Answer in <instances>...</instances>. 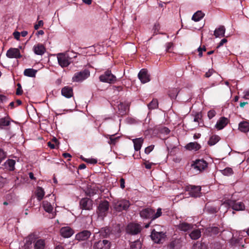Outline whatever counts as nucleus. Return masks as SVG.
Returning <instances> with one entry per match:
<instances>
[{
    "label": "nucleus",
    "instance_id": "a19ab883",
    "mask_svg": "<svg viewBox=\"0 0 249 249\" xmlns=\"http://www.w3.org/2000/svg\"><path fill=\"white\" fill-rule=\"evenodd\" d=\"M178 91L177 89H172L169 91V96L171 99H174L176 98Z\"/></svg>",
    "mask_w": 249,
    "mask_h": 249
},
{
    "label": "nucleus",
    "instance_id": "5fc2aeb1",
    "mask_svg": "<svg viewBox=\"0 0 249 249\" xmlns=\"http://www.w3.org/2000/svg\"><path fill=\"white\" fill-rule=\"evenodd\" d=\"M7 100V97L3 95L0 94V103H4Z\"/></svg>",
    "mask_w": 249,
    "mask_h": 249
},
{
    "label": "nucleus",
    "instance_id": "6e6d98bb",
    "mask_svg": "<svg viewBox=\"0 0 249 249\" xmlns=\"http://www.w3.org/2000/svg\"><path fill=\"white\" fill-rule=\"evenodd\" d=\"M144 164L145 165V167L146 169H150L151 168L152 166L153 165V163L145 162H144Z\"/></svg>",
    "mask_w": 249,
    "mask_h": 249
},
{
    "label": "nucleus",
    "instance_id": "c85d7f7f",
    "mask_svg": "<svg viewBox=\"0 0 249 249\" xmlns=\"http://www.w3.org/2000/svg\"><path fill=\"white\" fill-rule=\"evenodd\" d=\"M204 15L201 11H197L193 15L192 19L195 21H198L204 17Z\"/></svg>",
    "mask_w": 249,
    "mask_h": 249
},
{
    "label": "nucleus",
    "instance_id": "13d9d810",
    "mask_svg": "<svg viewBox=\"0 0 249 249\" xmlns=\"http://www.w3.org/2000/svg\"><path fill=\"white\" fill-rule=\"evenodd\" d=\"M31 244H32L31 241H30L29 239L27 240L26 242V244L25 245V249H29L30 248V246L31 245Z\"/></svg>",
    "mask_w": 249,
    "mask_h": 249
},
{
    "label": "nucleus",
    "instance_id": "a211bd4d",
    "mask_svg": "<svg viewBox=\"0 0 249 249\" xmlns=\"http://www.w3.org/2000/svg\"><path fill=\"white\" fill-rule=\"evenodd\" d=\"M33 51L35 54L42 55L46 52V49L42 44H37L34 46Z\"/></svg>",
    "mask_w": 249,
    "mask_h": 249
},
{
    "label": "nucleus",
    "instance_id": "f3484780",
    "mask_svg": "<svg viewBox=\"0 0 249 249\" xmlns=\"http://www.w3.org/2000/svg\"><path fill=\"white\" fill-rule=\"evenodd\" d=\"M60 232L61 235L65 238L70 237L73 233V230L69 227L62 228Z\"/></svg>",
    "mask_w": 249,
    "mask_h": 249
},
{
    "label": "nucleus",
    "instance_id": "7ed1b4c3",
    "mask_svg": "<svg viewBox=\"0 0 249 249\" xmlns=\"http://www.w3.org/2000/svg\"><path fill=\"white\" fill-rule=\"evenodd\" d=\"M90 75L89 70L85 69L74 73L72 78L73 82H81L87 79Z\"/></svg>",
    "mask_w": 249,
    "mask_h": 249
},
{
    "label": "nucleus",
    "instance_id": "c756f323",
    "mask_svg": "<svg viewBox=\"0 0 249 249\" xmlns=\"http://www.w3.org/2000/svg\"><path fill=\"white\" fill-rule=\"evenodd\" d=\"M190 237L193 240L198 239L201 236V231L199 229L194 230L189 234Z\"/></svg>",
    "mask_w": 249,
    "mask_h": 249
},
{
    "label": "nucleus",
    "instance_id": "f8f14e48",
    "mask_svg": "<svg viewBox=\"0 0 249 249\" xmlns=\"http://www.w3.org/2000/svg\"><path fill=\"white\" fill-rule=\"evenodd\" d=\"M138 77L141 82L143 84L147 83L150 81V75L148 73L146 69H142L138 73Z\"/></svg>",
    "mask_w": 249,
    "mask_h": 249
},
{
    "label": "nucleus",
    "instance_id": "338daca9",
    "mask_svg": "<svg viewBox=\"0 0 249 249\" xmlns=\"http://www.w3.org/2000/svg\"><path fill=\"white\" fill-rule=\"evenodd\" d=\"M27 34H28V32H27V31H23L21 32L20 33V35L23 37L26 36L27 35Z\"/></svg>",
    "mask_w": 249,
    "mask_h": 249
},
{
    "label": "nucleus",
    "instance_id": "a878e982",
    "mask_svg": "<svg viewBox=\"0 0 249 249\" xmlns=\"http://www.w3.org/2000/svg\"><path fill=\"white\" fill-rule=\"evenodd\" d=\"M45 246V240L43 239H38L34 242V249H44Z\"/></svg>",
    "mask_w": 249,
    "mask_h": 249
},
{
    "label": "nucleus",
    "instance_id": "e433bc0d",
    "mask_svg": "<svg viewBox=\"0 0 249 249\" xmlns=\"http://www.w3.org/2000/svg\"><path fill=\"white\" fill-rule=\"evenodd\" d=\"M202 114L200 112L197 113L194 115L193 121L197 123V126L200 125V123L202 120Z\"/></svg>",
    "mask_w": 249,
    "mask_h": 249
},
{
    "label": "nucleus",
    "instance_id": "09e8293b",
    "mask_svg": "<svg viewBox=\"0 0 249 249\" xmlns=\"http://www.w3.org/2000/svg\"><path fill=\"white\" fill-rule=\"evenodd\" d=\"M173 47V44L171 42H169L166 44V51L167 52H170Z\"/></svg>",
    "mask_w": 249,
    "mask_h": 249
},
{
    "label": "nucleus",
    "instance_id": "4468645a",
    "mask_svg": "<svg viewBox=\"0 0 249 249\" xmlns=\"http://www.w3.org/2000/svg\"><path fill=\"white\" fill-rule=\"evenodd\" d=\"M6 56L9 58H20L21 55L17 48H10L6 52Z\"/></svg>",
    "mask_w": 249,
    "mask_h": 249
},
{
    "label": "nucleus",
    "instance_id": "b1692460",
    "mask_svg": "<svg viewBox=\"0 0 249 249\" xmlns=\"http://www.w3.org/2000/svg\"><path fill=\"white\" fill-rule=\"evenodd\" d=\"M134 143V149L136 151H139L142 146L143 140L142 138H136L132 140Z\"/></svg>",
    "mask_w": 249,
    "mask_h": 249
},
{
    "label": "nucleus",
    "instance_id": "052dcab7",
    "mask_svg": "<svg viewBox=\"0 0 249 249\" xmlns=\"http://www.w3.org/2000/svg\"><path fill=\"white\" fill-rule=\"evenodd\" d=\"M227 42V40L225 38L222 39L220 42H219L218 45L217 46V48L221 47L222 46L224 43H226Z\"/></svg>",
    "mask_w": 249,
    "mask_h": 249
},
{
    "label": "nucleus",
    "instance_id": "f704fd0d",
    "mask_svg": "<svg viewBox=\"0 0 249 249\" xmlns=\"http://www.w3.org/2000/svg\"><path fill=\"white\" fill-rule=\"evenodd\" d=\"M219 139L220 138L218 136H212V137H211L208 141V144L211 146L213 145L219 141Z\"/></svg>",
    "mask_w": 249,
    "mask_h": 249
},
{
    "label": "nucleus",
    "instance_id": "bb28decb",
    "mask_svg": "<svg viewBox=\"0 0 249 249\" xmlns=\"http://www.w3.org/2000/svg\"><path fill=\"white\" fill-rule=\"evenodd\" d=\"M119 113L123 115L125 114L128 109V106L125 103H120L118 105Z\"/></svg>",
    "mask_w": 249,
    "mask_h": 249
},
{
    "label": "nucleus",
    "instance_id": "49530a36",
    "mask_svg": "<svg viewBox=\"0 0 249 249\" xmlns=\"http://www.w3.org/2000/svg\"><path fill=\"white\" fill-rule=\"evenodd\" d=\"M18 88L17 89L16 91V94L17 95H19L22 94V87L21 85L19 83H18L17 84Z\"/></svg>",
    "mask_w": 249,
    "mask_h": 249
},
{
    "label": "nucleus",
    "instance_id": "393cba45",
    "mask_svg": "<svg viewBox=\"0 0 249 249\" xmlns=\"http://www.w3.org/2000/svg\"><path fill=\"white\" fill-rule=\"evenodd\" d=\"M35 194L38 201L41 200L45 195V192L41 187H37L35 192Z\"/></svg>",
    "mask_w": 249,
    "mask_h": 249
},
{
    "label": "nucleus",
    "instance_id": "680f3d73",
    "mask_svg": "<svg viewBox=\"0 0 249 249\" xmlns=\"http://www.w3.org/2000/svg\"><path fill=\"white\" fill-rule=\"evenodd\" d=\"M244 98L246 99H249V90L244 92Z\"/></svg>",
    "mask_w": 249,
    "mask_h": 249
},
{
    "label": "nucleus",
    "instance_id": "2eb2a0df",
    "mask_svg": "<svg viewBox=\"0 0 249 249\" xmlns=\"http://www.w3.org/2000/svg\"><path fill=\"white\" fill-rule=\"evenodd\" d=\"M229 204L233 210L235 211H243L245 209V205L242 202L231 200Z\"/></svg>",
    "mask_w": 249,
    "mask_h": 249
},
{
    "label": "nucleus",
    "instance_id": "ddd939ff",
    "mask_svg": "<svg viewBox=\"0 0 249 249\" xmlns=\"http://www.w3.org/2000/svg\"><path fill=\"white\" fill-rule=\"evenodd\" d=\"M153 213L154 210L151 208H145L142 209L140 212V214L142 218L145 219H151L153 220Z\"/></svg>",
    "mask_w": 249,
    "mask_h": 249
},
{
    "label": "nucleus",
    "instance_id": "3c124183",
    "mask_svg": "<svg viewBox=\"0 0 249 249\" xmlns=\"http://www.w3.org/2000/svg\"><path fill=\"white\" fill-rule=\"evenodd\" d=\"M214 71L213 69H210L208 71L206 72L205 76L206 77H210L214 72Z\"/></svg>",
    "mask_w": 249,
    "mask_h": 249
},
{
    "label": "nucleus",
    "instance_id": "f03ea898",
    "mask_svg": "<svg viewBox=\"0 0 249 249\" xmlns=\"http://www.w3.org/2000/svg\"><path fill=\"white\" fill-rule=\"evenodd\" d=\"M130 206L129 201L125 199L120 200H114L113 202L114 209L118 212H121L123 210H127Z\"/></svg>",
    "mask_w": 249,
    "mask_h": 249
},
{
    "label": "nucleus",
    "instance_id": "c9c22d12",
    "mask_svg": "<svg viewBox=\"0 0 249 249\" xmlns=\"http://www.w3.org/2000/svg\"><path fill=\"white\" fill-rule=\"evenodd\" d=\"M192 249H207V245L205 243L197 242L193 245Z\"/></svg>",
    "mask_w": 249,
    "mask_h": 249
},
{
    "label": "nucleus",
    "instance_id": "1a4fd4ad",
    "mask_svg": "<svg viewBox=\"0 0 249 249\" xmlns=\"http://www.w3.org/2000/svg\"><path fill=\"white\" fill-rule=\"evenodd\" d=\"M111 243L107 240H99L94 242L93 249H110Z\"/></svg>",
    "mask_w": 249,
    "mask_h": 249
},
{
    "label": "nucleus",
    "instance_id": "603ef678",
    "mask_svg": "<svg viewBox=\"0 0 249 249\" xmlns=\"http://www.w3.org/2000/svg\"><path fill=\"white\" fill-rule=\"evenodd\" d=\"M7 183V179L2 177H0V186H3L4 184Z\"/></svg>",
    "mask_w": 249,
    "mask_h": 249
},
{
    "label": "nucleus",
    "instance_id": "864d4df0",
    "mask_svg": "<svg viewBox=\"0 0 249 249\" xmlns=\"http://www.w3.org/2000/svg\"><path fill=\"white\" fill-rule=\"evenodd\" d=\"M13 36L17 40H19L20 33L16 31L13 33Z\"/></svg>",
    "mask_w": 249,
    "mask_h": 249
},
{
    "label": "nucleus",
    "instance_id": "69168bd1",
    "mask_svg": "<svg viewBox=\"0 0 249 249\" xmlns=\"http://www.w3.org/2000/svg\"><path fill=\"white\" fill-rule=\"evenodd\" d=\"M48 145L49 147H50L51 149H54L55 148V146L54 144L52 143L51 142H48Z\"/></svg>",
    "mask_w": 249,
    "mask_h": 249
},
{
    "label": "nucleus",
    "instance_id": "e2e57ef3",
    "mask_svg": "<svg viewBox=\"0 0 249 249\" xmlns=\"http://www.w3.org/2000/svg\"><path fill=\"white\" fill-rule=\"evenodd\" d=\"M162 132H165L166 134H168L170 132V130L168 128L165 127L163 128Z\"/></svg>",
    "mask_w": 249,
    "mask_h": 249
},
{
    "label": "nucleus",
    "instance_id": "a18cd8bd",
    "mask_svg": "<svg viewBox=\"0 0 249 249\" xmlns=\"http://www.w3.org/2000/svg\"><path fill=\"white\" fill-rule=\"evenodd\" d=\"M6 157V153L2 150L0 149V163Z\"/></svg>",
    "mask_w": 249,
    "mask_h": 249
},
{
    "label": "nucleus",
    "instance_id": "c03bdc74",
    "mask_svg": "<svg viewBox=\"0 0 249 249\" xmlns=\"http://www.w3.org/2000/svg\"><path fill=\"white\" fill-rule=\"evenodd\" d=\"M215 111L213 109H211L208 112V117L210 119H211L215 115Z\"/></svg>",
    "mask_w": 249,
    "mask_h": 249
},
{
    "label": "nucleus",
    "instance_id": "0eeeda50",
    "mask_svg": "<svg viewBox=\"0 0 249 249\" xmlns=\"http://www.w3.org/2000/svg\"><path fill=\"white\" fill-rule=\"evenodd\" d=\"M109 209V204L107 201L101 202L98 208V214L99 216L103 217L105 216Z\"/></svg>",
    "mask_w": 249,
    "mask_h": 249
},
{
    "label": "nucleus",
    "instance_id": "cd10ccee",
    "mask_svg": "<svg viewBox=\"0 0 249 249\" xmlns=\"http://www.w3.org/2000/svg\"><path fill=\"white\" fill-rule=\"evenodd\" d=\"M239 129L243 132H247L249 131V122H243L239 124Z\"/></svg>",
    "mask_w": 249,
    "mask_h": 249
},
{
    "label": "nucleus",
    "instance_id": "473e14b6",
    "mask_svg": "<svg viewBox=\"0 0 249 249\" xmlns=\"http://www.w3.org/2000/svg\"><path fill=\"white\" fill-rule=\"evenodd\" d=\"M15 161L13 160H8L5 162V166L10 171H13L15 169Z\"/></svg>",
    "mask_w": 249,
    "mask_h": 249
},
{
    "label": "nucleus",
    "instance_id": "39448f33",
    "mask_svg": "<svg viewBox=\"0 0 249 249\" xmlns=\"http://www.w3.org/2000/svg\"><path fill=\"white\" fill-rule=\"evenodd\" d=\"M150 236L152 240L156 243H162L166 236L165 232L157 231L156 229L152 230Z\"/></svg>",
    "mask_w": 249,
    "mask_h": 249
},
{
    "label": "nucleus",
    "instance_id": "774afa93",
    "mask_svg": "<svg viewBox=\"0 0 249 249\" xmlns=\"http://www.w3.org/2000/svg\"><path fill=\"white\" fill-rule=\"evenodd\" d=\"M86 167V166L85 164L84 163H82V164H81L79 166V169H85Z\"/></svg>",
    "mask_w": 249,
    "mask_h": 249
},
{
    "label": "nucleus",
    "instance_id": "4c0bfd02",
    "mask_svg": "<svg viewBox=\"0 0 249 249\" xmlns=\"http://www.w3.org/2000/svg\"><path fill=\"white\" fill-rule=\"evenodd\" d=\"M142 248V244L140 240H137L131 244V249H141Z\"/></svg>",
    "mask_w": 249,
    "mask_h": 249
},
{
    "label": "nucleus",
    "instance_id": "37998d69",
    "mask_svg": "<svg viewBox=\"0 0 249 249\" xmlns=\"http://www.w3.org/2000/svg\"><path fill=\"white\" fill-rule=\"evenodd\" d=\"M161 214H162L161 209H160V208L158 209L157 212L156 213L155 212H154V213H153V220H154L156 219V218L159 217L160 216H161Z\"/></svg>",
    "mask_w": 249,
    "mask_h": 249
},
{
    "label": "nucleus",
    "instance_id": "dca6fc26",
    "mask_svg": "<svg viewBox=\"0 0 249 249\" xmlns=\"http://www.w3.org/2000/svg\"><path fill=\"white\" fill-rule=\"evenodd\" d=\"M91 235L88 231H82L76 235L75 239L78 241H85L87 240Z\"/></svg>",
    "mask_w": 249,
    "mask_h": 249
},
{
    "label": "nucleus",
    "instance_id": "2f4dec72",
    "mask_svg": "<svg viewBox=\"0 0 249 249\" xmlns=\"http://www.w3.org/2000/svg\"><path fill=\"white\" fill-rule=\"evenodd\" d=\"M43 207L44 210L48 213H51L53 210V207L51 203L47 201H44L42 203Z\"/></svg>",
    "mask_w": 249,
    "mask_h": 249
},
{
    "label": "nucleus",
    "instance_id": "5701e85b",
    "mask_svg": "<svg viewBox=\"0 0 249 249\" xmlns=\"http://www.w3.org/2000/svg\"><path fill=\"white\" fill-rule=\"evenodd\" d=\"M177 228L180 231H187L193 229V225L186 222H182L177 226Z\"/></svg>",
    "mask_w": 249,
    "mask_h": 249
},
{
    "label": "nucleus",
    "instance_id": "6ab92c4d",
    "mask_svg": "<svg viewBox=\"0 0 249 249\" xmlns=\"http://www.w3.org/2000/svg\"><path fill=\"white\" fill-rule=\"evenodd\" d=\"M61 94L63 96L70 98L73 95L72 89L68 86L64 87L61 89Z\"/></svg>",
    "mask_w": 249,
    "mask_h": 249
},
{
    "label": "nucleus",
    "instance_id": "de8ad7c7",
    "mask_svg": "<svg viewBox=\"0 0 249 249\" xmlns=\"http://www.w3.org/2000/svg\"><path fill=\"white\" fill-rule=\"evenodd\" d=\"M154 146L153 145H150L145 148L144 152L146 154H149L154 149Z\"/></svg>",
    "mask_w": 249,
    "mask_h": 249
},
{
    "label": "nucleus",
    "instance_id": "ea45409f",
    "mask_svg": "<svg viewBox=\"0 0 249 249\" xmlns=\"http://www.w3.org/2000/svg\"><path fill=\"white\" fill-rule=\"evenodd\" d=\"M107 138H109V140L108 142L109 144H115L117 142L119 137H114V135H107Z\"/></svg>",
    "mask_w": 249,
    "mask_h": 249
},
{
    "label": "nucleus",
    "instance_id": "9b49d317",
    "mask_svg": "<svg viewBox=\"0 0 249 249\" xmlns=\"http://www.w3.org/2000/svg\"><path fill=\"white\" fill-rule=\"evenodd\" d=\"M192 166L197 171L201 172L207 167L208 163L203 160H197L195 161Z\"/></svg>",
    "mask_w": 249,
    "mask_h": 249
},
{
    "label": "nucleus",
    "instance_id": "412c9836",
    "mask_svg": "<svg viewBox=\"0 0 249 249\" xmlns=\"http://www.w3.org/2000/svg\"><path fill=\"white\" fill-rule=\"evenodd\" d=\"M226 29L223 25L216 28L214 31V36L215 37H221L225 36Z\"/></svg>",
    "mask_w": 249,
    "mask_h": 249
},
{
    "label": "nucleus",
    "instance_id": "20e7f679",
    "mask_svg": "<svg viewBox=\"0 0 249 249\" xmlns=\"http://www.w3.org/2000/svg\"><path fill=\"white\" fill-rule=\"evenodd\" d=\"M99 80L102 82L112 84L116 82V77L111 73L110 71L107 70L100 76Z\"/></svg>",
    "mask_w": 249,
    "mask_h": 249
},
{
    "label": "nucleus",
    "instance_id": "79ce46f5",
    "mask_svg": "<svg viewBox=\"0 0 249 249\" xmlns=\"http://www.w3.org/2000/svg\"><path fill=\"white\" fill-rule=\"evenodd\" d=\"M220 171L221 173L224 176H230L233 173L232 168L230 167L226 168L224 170H222Z\"/></svg>",
    "mask_w": 249,
    "mask_h": 249
},
{
    "label": "nucleus",
    "instance_id": "f257e3e1",
    "mask_svg": "<svg viewBox=\"0 0 249 249\" xmlns=\"http://www.w3.org/2000/svg\"><path fill=\"white\" fill-rule=\"evenodd\" d=\"M59 65L61 67H68L72 62V58L67 53H60L57 54Z\"/></svg>",
    "mask_w": 249,
    "mask_h": 249
},
{
    "label": "nucleus",
    "instance_id": "58836bf2",
    "mask_svg": "<svg viewBox=\"0 0 249 249\" xmlns=\"http://www.w3.org/2000/svg\"><path fill=\"white\" fill-rule=\"evenodd\" d=\"M158 107V102L156 99H154L148 105V107L150 109H156Z\"/></svg>",
    "mask_w": 249,
    "mask_h": 249
},
{
    "label": "nucleus",
    "instance_id": "8fccbe9b",
    "mask_svg": "<svg viewBox=\"0 0 249 249\" xmlns=\"http://www.w3.org/2000/svg\"><path fill=\"white\" fill-rule=\"evenodd\" d=\"M43 21L42 20H39L38 23L35 25L34 28L35 30H37L39 27H42L43 25Z\"/></svg>",
    "mask_w": 249,
    "mask_h": 249
},
{
    "label": "nucleus",
    "instance_id": "6e6552de",
    "mask_svg": "<svg viewBox=\"0 0 249 249\" xmlns=\"http://www.w3.org/2000/svg\"><path fill=\"white\" fill-rule=\"evenodd\" d=\"M185 190L189 192L190 196L196 197L200 196L201 187L199 186L189 185L185 187Z\"/></svg>",
    "mask_w": 249,
    "mask_h": 249
},
{
    "label": "nucleus",
    "instance_id": "aec40b11",
    "mask_svg": "<svg viewBox=\"0 0 249 249\" xmlns=\"http://www.w3.org/2000/svg\"><path fill=\"white\" fill-rule=\"evenodd\" d=\"M228 123V120L225 117L221 118L216 123L215 127L221 130L223 129Z\"/></svg>",
    "mask_w": 249,
    "mask_h": 249
},
{
    "label": "nucleus",
    "instance_id": "423d86ee",
    "mask_svg": "<svg viewBox=\"0 0 249 249\" xmlns=\"http://www.w3.org/2000/svg\"><path fill=\"white\" fill-rule=\"evenodd\" d=\"M142 229V227L140 224L131 223L127 225L126 230L127 233L135 235L140 233Z\"/></svg>",
    "mask_w": 249,
    "mask_h": 249
},
{
    "label": "nucleus",
    "instance_id": "9d476101",
    "mask_svg": "<svg viewBox=\"0 0 249 249\" xmlns=\"http://www.w3.org/2000/svg\"><path fill=\"white\" fill-rule=\"evenodd\" d=\"M80 208L83 210H90L93 207L92 201L88 198H83L80 201Z\"/></svg>",
    "mask_w": 249,
    "mask_h": 249
},
{
    "label": "nucleus",
    "instance_id": "7c9ffc66",
    "mask_svg": "<svg viewBox=\"0 0 249 249\" xmlns=\"http://www.w3.org/2000/svg\"><path fill=\"white\" fill-rule=\"evenodd\" d=\"M36 72L37 71L33 69H26L24 71V74L26 76L34 77Z\"/></svg>",
    "mask_w": 249,
    "mask_h": 249
},
{
    "label": "nucleus",
    "instance_id": "4d7b16f0",
    "mask_svg": "<svg viewBox=\"0 0 249 249\" xmlns=\"http://www.w3.org/2000/svg\"><path fill=\"white\" fill-rule=\"evenodd\" d=\"M86 162H87L88 163L94 164V163H97V160L95 159H86Z\"/></svg>",
    "mask_w": 249,
    "mask_h": 249
},
{
    "label": "nucleus",
    "instance_id": "0e129e2a",
    "mask_svg": "<svg viewBox=\"0 0 249 249\" xmlns=\"http://www.w3.org/2000/svg\"><path fill=\"white\" fill-rule=\"evenodd\" d=\"M82 1L86 4L90 5L91 4L92 0H82Z\"/></svg>",
    "mask_w": 249,
    "mask_h": 249
},
{
    "label": "nucleus",
    "instance_id": "bf43d9fd",
    "mask_svg": "<svg viewBox=\"0 0 249 249\" xmlns=\"http://www.w3.org/2000/svg\"><path fill=\"white\" fill-rule=\"evenodd\" d=\"M125 181L123 178L120 179V187L121 188L124 189L125 187Z\"/></svg>",
    "mask_w": 249,
    "mask_h": 249
},
{
    "label": "nucleus",
    "instance_id": "72a5a7b5",
    "mask_svg": "<svg viewBox=\"0 0 249 249\" xmlns=\"http://www.w3.org/2000/svg\"><path fill=\"white\" fill-rule=\"evenodd\" d=\"M10 121L8 118H2L0 119V128L2 129L4 126L10 125Z\"/></svg>",
    "mask_w": 249,
    "mask_h": 249
},
{
    "label": "nucleus",
    "instance_id": "4be33fe9",
    "mask_svg": "<svg viewBox=\"0 0 249 249\" xmlns=\"http://www.w3.org/2000/svg\"><path fill=\"white\" fill-rule=\"evenodd\" d=\"M185 147L188 150H194L196 151L201 148V145L197 142H191L186 144Z\"/></svg>",
    "mask_w": 249,
    "mask_h": 249
}]
</instances>
